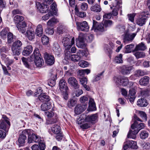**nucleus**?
Masks as SVG:
<instances>
[{"label":"nucleus","mask_w":150,"mask_h":150,"mask_svg":"<svg viewBox=\"0 0 150 150\" xmlns=\"http://www.w3.org/2000/svg\"><path fill=\"white\" fill-rule=\"evenodd\" d=\"M22 60L25 66L28 69L32 68L31 65L28 62H33L34 61L35 64L37 67H40L44 64V61L41 57L39 49L38 48H35L33 52V53L30 56L28 59L23 57Z\"/></svg>","instance_id":"nucleus-1"},{"label":"nucleus","mask_w":150,"mask_h":150,"mask_svg":"<svg viewBox=\"0 0 150 150\" xmlns=\"http://www.w3.org/2000/svg\"><path fill=\"white\" fill-rule=\"evenodd\" d=\"M28 130L30 131V132L28 133V142L29 143L34 142L35 143L38 142L39 143L41 142H44L43 139L34 134L32 130L30 129H28Z\"/></svg>","instance_id":"nucleus-2"},{"label":"nucleus","mask_w":150,"mask_h":150,"mask_svg":"<svg viewBox=\"0 0 150 150\" xmlns=\"http://www.w3.org/2000/svg\"><path fill=\"white\" fill-rule=\"evenodd\" d=\"M134 118L135 120L134 123L131 126V129L133 130L135 129L137 130H138L139 132L141 129L144 128V124L143 123L137 122V121H138L141 122L142 121L136 115H134Z\"/></svg>","instance_id":"nucleus-3"},{"label":"nucleus","mask_w":150,"mask_h":150,"mask_svg":"<svg viewBox=\"0 0 150 150\" xmlns=\"http://www.w3.org/2000/svg\"><path fill=\"white\" fill-rule=\"evenodd\" d=\"M62 42L65 49H70L74 44V37L72 38L67 37H63L62 38Z\"/></svg>","instance_id":"nucleus-4"},{"label":"nucleus","mask_w":150,"mask_h":150,"mask_svg":"<svg viewBox=\"0 0 150 150\" xmlns=\"http://www.w3.org/2000/svg\"><path fill=\"white\" fill-rule=\"evenodd\" d=\"M76 24L78 30L85 32L88 31L89 26L86 21H77L76 22Z\"/></svg>","instance_id":"nucleus-5"},{"label":"nucleus","mask_w":150,"mask_h":150,"mask_svg":"<svg viewBox=\"0 0 150 150\" xmlns=\"http://www.w3.org/2000/svg\"><path fill=\"white\" fill-rule=\"evenodd\" d=\"M114 80L117 85H122L126 86L128 84L129 81L128 78L125 77H115Z\"/></svg>","instance_id":"nucleus-6"},{"label":"nucleus","mask_w":150,"mask_h":150,"mask_svg":"<svg viewBox=\"0 0 150 150\" xmlns=\"http://www.w3.org/2000/svg\"><path fill=\"white\" fill-rule=\"evenodd\" d=\"M148 11L146 12H143L141 13L140 14V17L137 20V24L140 26H142L145 24L146 19L147 17L146 15H148Z\"/></svg>","instance_id":"nucleus-7"},{"label":"nucleus","mask_w":150,"mask_h":150,"mask_svg":"<svg viewBox=\"0 0 150 150\" xmlns=\"http://www.w3.org/2000/svg\"><path fill=\"white\" fill-rule=\"evenodd\" d=\"M28 129L23 130L22 132V134H20L18 139V142L20 144H23L25 142V140L27 139L26 135H28V133L29 132Z\"/></svg>","instance_id":"nucleus-8"},{"label":"nucleus","mask_w":150,"mask_h":150,"mask_svg":"<svg viewBox=\"0 0 150 150\" xmlns=\"http://www.w3.org/2000/svg\"><path fill=\"white\" fill-rule=\"evenodd\" d=\"M68 82L71 86L75 89L79 88V85L76 79L73 77H70L68 79Z\"/></svg>","instance_id":"nucleus-9"},{"label":"nucleus","mask_w":150,"mask_h":150,"mask_svg":"<svg viewBox=\"0 0 150 150\" xmlns=\"http://www.w3.org/2000/svg\"><path fill=\"white\" fill-rule=\"evenodd\" d=\"M44 58L47 64L51 65L54 64L55 59L53 56L49 54L47 52H45L44 53Z\"/></svg>","instance_id":"nucleus-10"},{"label":"nucleus","mask_w":150,"mask_h":150,"mask_svg":"<svg viewBox=\"0 0 150 150\" xmlns=\"http://www.w3.org/2000/svg\"><path fill=\"white\" fill-rule=\"evenodd\" d=\"M94 30L97 32L99 31L103 32L104 31V28L103 25L100 24H98V22L95 20L93 21V25L91 30Z\"/></svg>","instance_id":"nucleus-11"},{"label":"nucleus","mask_w":150,"mask_h":150,"mask_svg":"<svg viewBox=\"0 0 150 150\" xmlns=\"http://www.w3.org/2000/svg\"><path fill=\"white\" fill-rule=\"evenodd\" d=\"M86 108V105L78 104L75 107L74 111L76 114L79 115Z\"/></svg>","instance_id":"nucleus-12"},{"label":"nucleus","mask_w":150,"mask_h":150,"mask_svg":"<svg viewBox=\"0 0 150 150\" xmlns=\"http://www.w3.org/2000/svg\"><path fill=\"white\" fill-rule=\"evenodd\" d=\"M16 27L20 32L22 33H24L26 30L27 24L25 21H23L17 23L16 25Z\"/></svg>","instance_id":"nucleus-13"},{"label":"nucleus","mask_w":150,"mask_h":150,"mask_svg":"<svg viewBox=\"0 0 150 150\" xmlns=\"http://www.w3.org/2000/svg\"><path fill=\"white\" fill-rule=\"evenodd\" d=\"M83 53L81 51L77 52L76 54H74L71 55L70 59L74 62L78 61L83 56Z\"/></svg>","instance_id":"nucleus-14"},{"label":"nucleus","mask_w":150,"mask_h":150,"mask_svg":"<svg viewBox=\"0 0 150 150\" xmlns=\"http://www.w3.org/2000/svg\"><path fill=\"white\" fill-rule=\"evenodd\" d=\"M39 146L37 144H35L31 146L32 150H45V145L44 142H41L39 143Z\"/></svg>","instance_id":"nucleus-15"},{"label":"nucleus","mask_w":150,"mask_h":150,"mask_svg":"<svg viewBox=\"0 0 150 150\" xmlns=\"http://www.w3.org/2000/svg\"><path fill=\"white\" fill-rule=\"evenodd\" d=\"M79 81L81 85L87 91H89L90 90V88L89 86L87 85V80L86 78L82 76V77H79Z\"/></svg>","instance_id":"nucleus-16"},{"label":"nucleus","mask_w":150,"mask_h":150,"mask_svg":"<svg viewBox=\"0 0 150 150\" xmlns=\"http://www.w3.org/2000/svg\"><path fill=\"white\" fill-rule=\"evenodd\" d=\"M76 46L79 48H83L86 47V45L83 42V38L79 36L78 39H76Z\"/></svg>","instance_id":"nucleus-17"},{"label":"nucleus","mask_w":150,"mask_h":150,"mask_svg":"<svg viewBox=\"0 0 150 150\" xmlns=\"http://www.w3.org/2000/svg\"><path fill=\"white\" fill-rule=\"evenodd\" d=\"M136 35V33H133L131 35L127 33L124 34L123 35L124 42L125 43L127 41L132 40Z\"/></svg>","instance_id":"nucleus-18"},{"label":"nucleus","mask_w":150,"mask_h":150,"mask_svg":"<svg viewBox=\"0 0 150 150\" xmlns=\"http://www.w3.org/2000/svg\"><path fill=\"white\" fill-rule=\"evenodd\" d=\"M59 88L61 91H65L68 89L67 85V83L64 79L62 78L59 82Z\"/></svg>","instance_id":"nucleus-19"},{"label":"nucleus","mask_w":150,"mask_h":150,"mask_svg":"<svg viewBox=\"0 0 150 150\" xmlns=\"http://www.w3.org/2000/svg\"><path fill=\"white\" fill-rule=\"evenodd\" d=\"M52 49L56 55L59 56L61 52V49L57 42H55L54 43Z\"/></svg>","instance_id":"nucleus-20"},{"label":"nucleus","mask_w":150,"mask_h":150,"mask_svg":"<svg viewBox=\"0 0 150 150\" xmlns=\"http://www.w3.org/2000/svg\"><path fill=\"white\" fill-rule=\"evenodd\" d=\"M2 120H0V129H2L6 132L8 131L10 125L7 124V122Z\"/></svg>","instance_id":"nucleus-21"},{"label":"nucleus","mask_w":150,"mask_h":150,"mask_svg":"<svg viewBox=\"0 0 150 150\" xmlns=\"http://www.w3.org/2000/svg\"><path fill=\"white\" fill-rule=\"evenodd\" d=\"M33 50V47L31 45H28L24 48L22 52V54L24 56H27L32 52Z\"/></svg>","instance_id":"nucleus-22"},{"label":"nucleus","mask_w":150,"mask_h":150,"mask_svg":"<svg viewBox=\"0 0 150 150\" xmlns=\"http://www.w3.org/2000/svg\"><path fill=\"white\" fill-rule=\"evenodd\" d=\"M98 115L97 114L92 115H88L85 118V121L86 122H92L96 121Z\"/></svg>","instance_id":"nucleus-23"},{"label":"nucleus","mask_w":150,"mask_h":150,"mask_svg":"<svg viewBox=\"0 0 150 150\" xmlns=\"http://www.w3.org/2000/svg\"><path fill=\"white\" fill-rule=\"evenodd\" d=\"M36 4L37 8L40 10L41 13H46V12L48 8H47V7H45V6L44 5V4L42 5L39 2L36 1Z\"/></svg>","instance_id":"nucleus-24"},{"label":"nucleus","mask_w":150,"mask_h":150,"mask_svg":"<svg viewBox=\"0 0 150 150\" xmlns=\"http://www.w3.org/2000/svg\"><path fill=\"white\" fill-rule=\"evenodd\" d=\"M43 29L42 25L41 24L38 25L35 30V34L39 37L42 36L43 34Z\"/></svg>","instance_id":"nucleus-25"},{"label":"nucleus","mask_w":150,"mask_h":150,"mask_svg":"<svg viewBox=\"0 0 150 150\" xmlns=\"http://www.w3.org/2000/svg\"><path fill=\"white\" fill-rule=\"evenodd\" d=\"M138 132V130L135 129L134 130L132 129L129 131L127 134L128 138H130L133 139H135L136 137V134Z\"/></svg>","instance_id":"nucleus-26"},{"label":"nucleus","mask_w":150,"mask_h":150,"mask_svg":"<svg viewBox=\"0 0 150 150\" xmlns=\"http://www.w3.org/2000/svg\"><path fill=\"white\" fill-rule=\"evenodd\" d=\"M149 78L148 76H144L140 79L139 81V84L142 86H146L149 83Z\"/></svg>","instance_id":"nucleus-27"},{"label":"nucleus","mask_w":150,"mask_h":150,"mask_svg":"<svg viewBox=\"0 0 150 150\" xmlns=\"http://www.w3.org/2000/svg\"><path fill=\"white\" fill-rule=\"evenodd\" d=\"M137 104L141 107H145L148 105V103L146 99L144 98H141L138 100Z\"/></svg>","instance_id":"nucleus-28"},{"label":"nucleus","mask_w":150,"mask_h":150,"mask_svg":"<svg viewBox=\"0 0 150 150\" xmlns=\"http://www.w3.org/2000/svg\"><path fill=\"white\" fill-rule=\"evenodd\" d=\"M25 35L29 40H32L35 38V32L31 30H27L25 33Z\"/></svg>","instance_id":"nucleus-29"},{"label":"nucleus","mask_w":150,"mask_h":150,"mask_svg":"<svg viewBox=\"0 0 150 150\" xmlns=\"http://www.w3.org/2000/svg\"><path fill=\"white\" fill-rule=\"evenodd\" d=\"M88 108L89 110L91 111L95 110L96 109L95 103L92 98H90L89 101Z\"/></svg>","instance_id":"nucleus-30"},{"label":"nucleus","mask_w":150,"mask_h":150,"mask_svg":"<svg viewBox=\"0 0 150 150\" xmlns=\"http://www.w3.org/2000/svg\"><path fill=\"white\" fill-rule=\"evenodd\" d=\"M134 45L131 44L126 45L124 49V52L125 53H129L133 50Z\"/></svg>","instance_id":"nucleus-31"},{"label":"nucleus","mask_w":150,"mask_h":150,"mask_svg":"<svg viewBox=\"0 0 150 150\" xmlns=\"http://www.w3.org/2000/svg\"><path fill=\"white\" fill-rule=\"evenodd\" d=\"M38 98L39 100L42 102H47L50 100L49 96L45 94H41Z\"/></svg>","instance_id":"nucleus-32"},{"label":"nucleus","mask_w":150,"mask_h":150,"mask_svg":"<svg viewBox=\"0 0 150 150\" xmlns=\"http://www.w3.org/2000/svg\"><path fill=\"white\" fill-rule=\"evenodd\" d=\"M58 22V20L55 17H53L47 22V25L49 26H52Z\"/></svg>","instance_id":"nucleus-33"},{"label":"nucleus","mask_w":150,"mask_h":150,"mask_svg":"<svg viewBox=\"0 0 150 150\" xmlns=\"http://www.w3.org/2000/svg\"><path fill=\"white\" fill-rule=\"evenodd\" d=\"M146 48V46L143 42H142L137 45L134 50L136 51L138 50H144Z\"/></svg>","instance_id":"nucleus-34"},{"label":"nucleus","mask_w":150,"mask_h":150,"mask_svg":"<svg viewBox=\"0 0 150 150\" xmlns=\"http://www.w3.org/2000/svg\"><path fill=\"white\" fill-rule=\"evenodd\" d=\"M52 130L55 134H58L61 131L60 127L59 125H54L52 128Z\"/></svg>","instance_id":"nucleus-35"},{"label":"nucleus","mask_w":150,"mask_h":150,"mask_svg":"<svg viewBox=\"0 0 150 150\" xmlns=\"http://www.w3.org/2000/svg\"><path fill=\"white\" fill-rule=\"evenodd\" d=\"M91 10L95 12L98 13L101 11V8L99 5L96 4L91 7Z\"/></svg>","instance_id":"nucleus-36"},{"label":"nucleus","mask_w":150,"mask_h":150,"mask_svg":"<svg viewBox=\"0 0 150 150\" xmlns=\"http://www.w3.org/2000/svg\"><path fill=\"white\" fill-rule=\"evenodd\" d=\"M132 69V67L124 66L122 70L123 73L124 74H129Z\"/></svg>","instance_id":"nucleus-37"},{"label":"nucleus","mask_w":150,"mask_h":150,"mask_svg":"<svg viewBox=\"0 0 150 150\" xmlns=\"http://www.w3.org/2000/svg\"><path fill=\"white\" fill-rule=\"evenodd\" d=\"M51 106L49 103H43L41 106V109L42 111H45L50 109Z\"/></svg>","instance_id":"nucleus-38"},{"label":"nucleus","mask_w":150,"mask_h":150,"mask_svg":"<svg viewBox=\"0 0 150 150\" xmlns=\"http://www.w3.org/2000/svg\"><path fill=\"white\" fill-rule=\"evenodd\" d=\"M115 62L117 63H121L123 62L122 55L119 54L116 56L115 58Z\"/></svg>","instance_id":"nucleus-39"},{"label":"nucleus","mask_w":150,"mask_h":150,"mask_svg":"<svg viewBox=\"0 0 150 150\" xmlns=\"http://www.w3.org/2000/svg\"><path fill=\"white\" fill-rule=\"evenodd\" d=\"M128 145L129 147L133 149H137L138 148V146L137 145V143L133 141H128Z\"/></svg>","instance_id":"nucleus-40"},{"label":"nucleus","mask_w":150,"mask_h":150,"mask_svg":"<svg viewBox=\"0 0 150 150\" xmlns=\"http://www.w3.org/2000/svg\"><path fill=\"white\" fill-rule=\"evenodd\" d=\"M24 18L23 17L21 16L17 15L15 16L13 20L16 23H19L23 20Z\"/></svg>","instance_id":"nucleus-41"},{"label":"nucleus","mask_w":150,"mask_h":150,"mask_svg":"<svg viewBox=\"0 0 150 150\" xmlns=\"http://www.w3.org/2000/svg\"><path fill=\"white\" fill-rule=\"evenodd\" d=\"M22 45V43L21 41L19 40H16L13 43L12 47L21 49V47Z\"/></svg>","instance_id":"nucleus-42"},{"label":"nucleus","mask_w":150,"mask_h":150,"mask_svg":"<svg viewBox=\"0 0 150 150\" xmlns=\"http://www.w3.org/2000/svg\"><path fill=\"white\" fill-rule=\"evenodd\" d=\"M134 54L137 59L141 58H144L145 56V53L142 52H136Z\"/></svg>","instance_id":"nucleus-43"},{"label":"nucleus","mask_w":150,"mask_h":150,"mask_svg":"<svg viewBox=\"0 0 150 150\" xmlns=\"http://www.w3.org/2000/svg\"><path fill=\"white\" fill-rule=\"evenodd\" d=\"M142 150H149L150 149V143H149L144 142L141 145Z\"/></svg>","instance_id":"nucleus-44"},{"label":"nucleus","mask_w":150,"mask_h":150,"mask_svg":"<svg viewBox=\"0 0 150 150\" xmlns=\"http://www.w3.org/2000/svg\"><path fill=\"white\" fill-rule=\"evenodd\" d=\"M21 49L11 47V50L13 55H18L20 54Z\"/></svg>","instance_id":"nucleus-45"},{"label":"nucleus","mask_w":150,"mask_h":150,"mask_svg":"<svg viewBox=\"0 0 150 150\" xmlns=\"http://www.w3.org/2000/svg\"><path fill=\"white\" fill-rule=\"evenodd\" d=\"M112 24V22L110 20H104L103 21V25L105 27H109Z\"/></svg>","instance_id":"nucleus-46"},{"label":"nucleus","mask_w":150,"mask_h":150,"mask_svg":"<svg viewBox=\"0 0 150 150\" xmlns=\"http://www.w3.org/2000/svg\"><path fill=\"white\" fill-rule=\"evenodd\" d=\"M69 50L70 49H65L64 51L66 58L69 59H70L72 55Z\"/></svg>","instance_id":"nucleus-47"},{"label":"nucleus","mask_w":150,"mask_h":150,"mask_svg":"<svg viewBox=\"0 0 150 150\" xmlns=\"http://www.w3.org/2000/svg\"><path fill=\"white\" fill-rule=\"evenodd\" d=\"M149 134L148 132L145 131H141L140 134V138L142 139H144L148 136Z\"/></svg>","instance_id":"nucleus-48"},{"label":"nucleus","mask_w":150,"mask_h":150,"mask_svg":"<svg viewBox=\"0 0 150 150\" xmlns=\"http://www.w3.org/2000/svg\"><path fill=\"white\" fill-rule=\"evenodd\" d=\"M145 74V73L143 71L138 70L135 71L134 76L136 77H139L140 76L144 75Z\"/></svg>","instance_id":"nucleus-49"},{"label":"nucleus","mask_w":150,"mask_h":150,"mask_svg":"<svg viewBox=\"0 0 150 150\" xmlns=\"http://www.w3.org/2000/svg\"><path fill=\"white\" fill-rule=\"evenodd\" d=\"M41 40L43 45H47L48 44L49 41V38L45 35H43L41 38Z\"/></svg>","instance_id":"nucleus-50"},{"label":"nucleus","mask_w":150,"mask_h":150,"mask_svg":"<svg viewBox=\"0 0 150 150\" xmlns=\"http://www.w3.org/2000/svg\"><path fill=\"white\" fill-rule=\"evenodd\" d=\"M103 73L104 71H103L95 77L93 80V81L95 82L97 81L103 77Z\"/></svg>","instance_id":"nucleus-51"},{"label":"nucleus","mask_w":150,"mask_h":150,"mask_svg":"<svg viewBox=\"0 0 150 150\" xmlns=\"http://www.w3.org/2000/svg\"><path fill=\"white\" fill-rule=\"evenodd\" d=\"M78 64L80 67L84 68L87 67L88 65V63L86 61L84 60H81L79 62Z\"/></svg>","instance_id":"nucleus-52"},{"label":"nucleus","mask_w":150,"mask_h":150,"mask_svg":"<svg viewBox=\"0 0 150 150\" xmlns=\"http://www.w3.org/2000/svg\"><path fill=\"white\" fill-rule=\"evenodd\" d=\"M8 33L7 30L6 29H4L0 33V35L1 38L4 39L6 38L7 34Z\"/></svg>","instance_id":"nucleus-53"},{"label":"nucleus","mask_w":150,"mask_h":150,"mask_svg":"<svg viewBox=\"0 0 150 150\" xmlns=\"http://www.w3.org/2000/svg\"><path fill=\"white\" fill-rule=\"evenodd\" d=\"M53 15V13L51 11H49L47 14L42 17V19L43 20H47L50 17Z\"/></svg>","instance_id":"nucleus-54"},{"label":"nucleus","mask_w":150,"mask_h":150,"mask_svg":"<svg viewBox=\"0 0 150 150\" xmlns=\"http://www.w3.org/2000/svg\"><path fill=\"white\" fill-rule=\"evenodd\" d=\"M8 42V43H11L13 42V34L9 32L8 33L7 35Z\"/></svg>","instance_id":"nucleus-55"},{"label":"nucleus","mask_w":150,"mask_h":150,"mask_svg":"<svg viewBox=\"0 0 150 150\" xmlns=\"http://www.w3.org/2000/svg\"><path fill=\"white\" fill-rule=\"evenodd\" d=\"M76 100L71 99L69 101L68 105L69 107H71L74 106L76 103Z\"/></svg>","instance_id":"nucleus-56"},{"label":"nucleus","mask_w":150,"mask_h":150,"mask_svg":"<svg viewBox=\"0 0 150 150\" xmlns=\"http://www.w3.org/2000/svg\"><path fill=\"white\" fill-rule=\"evenodd\" d=\"M136 93V91L134 89H131L129 91L128 96L129 97L130 96H136L135 94Z\"/></svg>","instance_id":"nucleus-57"},{"label":"nucleus","mask_w":150,"mask_h":150,"mask_svg":"<svg viewBox=\"0 0 150 150\" xmlns=\"http://www.w3.org/2000/svg\"><path fill=\"white\" fill-rule=\"evenodd\" d=\"M139 114L144 120L145 121L147 120L146 115L144 112L142 111H139Z\"/></svg>","instance_id":"nucleus-58"},{"label":"nucleus","mask_w":150,"mask_h":150,"mask_svg":"<svg viewBox=\"0 0 150 150\" xmlns=\"http://www.w3.org/2000/svg\"><path fill=\"white\" fill-rule=\"evenodd\" d=\"M42 90L41 87H39L36 90V91L34 93V96H40L39 94H42Z\"/></svg>","instance_id":"nucleus-59"},{"label":"nucleus","mask_w":150,"mask_h":150,"mask_svg":"<svg viewBox=\"0 0 150 150\" xmlns=\"http://www.w3.org/2000/svg\"><path fill=\"white\" fill-rule=\"evenodd\" d=\"M57 5L55 2H54L51 6V9L52 10L53 12L54 13H55L57 11V9L56 8ZM55 15V14H54Z\"/></svg>","instance_id":"nucleus-60"},{"label":"nucleus","mask_w":150,"mask_h":150,"mask_svg":"<svg viewBox=\"0 0 150 150\" xmlns=\"http://www.w3.org/2000/svg\"><path fill=\"white\" fill-rule=\"evenodd\" d=\"M1 52V53H6L8 51V48L6 46L1 47H0Z\"/></svg>","instance_id":"nucleus-61"},{"label":"nucleus","mask_w":150,"mask_h":150,"mask_svg":"<svg viewBox=\"0 0 150 150\" xmlns=\"http://www.w3.org/2000/svg\"><path fill=\"white\" fill-rule=\"evenodd\" d=\"M105 50L106 53L108 54H109L112 52V50L111 49L110 47L108 45H105Z\"/></svg>","instance_id":"nucleus-62"},{"label":"nucleus","mask_w":150,"mask_h":150,"mask_svg":"<svg viewBox=\"0 0 150 150\" xmlns=\"http://www.w3.org/2000/svg\"><path fill=\"white\" fill-rule=\"evenodd\" d=\"M45 32L47 34L50 35H52L54 33L53 29L50 28L46 29L45 30Z\"/></svg>","instance_id":"nucleus-63"},{"label":"nucleus","mask_w":150,"mask_h":150,"mask_svg":"<svg viewBox=\"0 0 150 150\" xmlns=\"http://www.w3.org/2000/svg\"><path fill=\"white\" fill-rule=\"evenodd\" d=\"M64 30L63 26L60 25L57 28V31L59 34H61L64 31Z\"/></svg>","instance_id":"nucleus-64"}]
</instances>
